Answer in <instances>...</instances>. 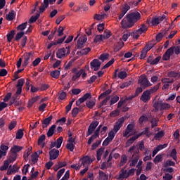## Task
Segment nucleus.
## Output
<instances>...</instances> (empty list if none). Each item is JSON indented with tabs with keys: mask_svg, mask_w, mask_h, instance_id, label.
Segmentation results:
<instances>
[{
	"mask_svg": "<svg viewBox=\"0 0 180 180\" xmlns=\"http://www.w3.org/2000/svg\"><path fill=\"white\" fill-rule=\"evenodd\" d=\"M141 19V14L139 12L135 11L127 14L122 20L121 25L124 29H129L134 26L138 20Z\"/></svg>",
	"mask_w": 180,
	"mask_h": 180,
	"instance_id": "obj_1",
	"label": "nucleus"
},
{
	"mask_svg": "<svg viewBox=\"0 0 180 180\" xmlns=\"http://www.w3.org/2000/svg\"><path fill=\"white\" fill-rule=\"evenodd\" d=\"M25 84V79L21 78L18 79V84H17V91L15 94L13 96L12 100L10 101V105H13V103L16 99H19V95L22 94V87Z\"/></svg>",
	"mask_w": 180,
	"mask_h": 180,
	"instance_id": "obj_2",
	"label": "nucleus"
},
{
	"mask_svg": "<svg viewBox=\"0 0 180 180\" xmlns=\"http://www.w3.org/2000/svg\"><path fill=\"white\" fill-rule=\"evenodd\" d=\"M70 53L71 51L70 50V46H66L58 50L56 53V57L58 58H64V57H67V56H68V54Z\"/></svg>",
	"mask_w": 180,
	"mask_h": 180,
	"instance_id": "obj_3",
	"label": "nucleus"
},
{
	"mask_svg": "<svg viewBox=\"0 0 180 180\" xmlns=\"http://www.w3.org/2000/svg\"><path fill=\"white\" fill-rule=\"evenodd\" d=\"M138 84L142 87V88H148V86H151L153 85L148 79H147V77L145 76H141L139 77Z\"/></svg>",
	"mask_w": 180,
	"mask_h": 180,
	"instance_id": "obj_4",
	"label": "nucleus"
},
{
	"mask_svg": "<svg viewBox=\"0 0 180 180\" xmlns=\"http://www.w3.org/2000/svg\"><path fill=\"white\" fill-rule=\"evenodd\" d=\"M102 128V124H100L96 130L94 132V134H93L88 140V144H92V141H94L95 140V139H98V137H99V133H101V129Z\"/></svg>",
	"mask_w": 180,
	"mask_h": 180,
	"instance_id": "obj_5",
	"label": "nucleus"
},
{
	"mask_svg": "<svg viewBox=\"0 0 180 180\" xmlns=\"http://www.w3.org/2000/svg\"><path fill=\"white\" fill-rule=\"evenodd\" d=\"M123 123H124V117H122L120 118L117 122H115L112 131H115V133H117V131H119L120 129H122Z\"/></svg>",
	"mask_w": 180,
	"mask_h": 180,
	"instance_id": "obj_6",
	"label": "nucleus"
},
{
	"mask_svg": "<svg viewBox=\"0 0 180 180\" xmlns=\"http://www.w3.org/2000/svg\"><path fill=\"white\" fill-rule=\"evenodd\" d=\"M80 161L82 162V167H88L91 165L92 162H94V159H91L89 156H84L83 158H80Z\"/></svg>",
	"mask_w": 180,
	"mask_h": 180,
	"instance_id": "obj_7",
	"label": "nucleus"
},
{
	"mask_svg": "<svg viewBox=\"0 0 180 180\" xmlns=\"http://www.w3.org/2000/svg\"><path fill=\"white\" fill-rule=\"evenodd\" d=\"M58 155H60V150L56 148L51 150L49 151L50 161H53V160H57V158H58Z\"/></svg>",
	"mask_w": 180,
	"mask_h": 180,
	"instance_id": "obj_8",
	"label": "nucleus"
},
{
	"mask_svg": "<svg viewBox=\"0 0 180 180\" xmlns=\"http://www.w3.org/2000/svg\"><path fill=\"white\" fill-rule=\"evenodd\" d=\"M174 54V47H170L162 56L163 61H168L171 58V56Z\"/></svg>",
	"mask_w": 180,
	"mask_h": 180,
	"instance_id": "obj_9",
	"label": "nucleus"
},
{
	"mask_svg": "<svg viewBox=\"0 0 180 180\" xmlns=\"http://www.w3.org/2000/svg\"><path fill=\"white\" fill-rule=\"evenodd\" d=\"M56 1L57 0H44V4L39 7L40 12L43 13L46 11V8H49V4H50V5H53Z\"/></svg>",
	"mask_w": 180,
	"mask_h": 180,
	"instance_id": "obj_10",
	"label": "nucleus"
},
{
	"mask_svg": "<svg viewBox=\"0 0 180 180\" xmlns=\"http://www.w3.org/2000/svg\"><path fill=\"white\" fill-rule=\"evenodd\" d=\"M99 124V122L94 121L91 124H90L88 131H87V136H91L95 131V129L98 127V125Z\"/></svg>",
	"mask_w": 180,
	"mask_h": 180,
	"instance_id": "obj_11",
	"label": "nucleus"
},
{
	"mask_svg": "<svg viewBox=\"0 0 180 180\" xmlns=\"http://www.w3.org/2000/svg\"><path fill=\"white\" fill-rule=\"evenodd\" d=\"M150 99H151V94H150V91H148V90L143 91L141 96V101H142V102H144V103H146V102H148Z\"/></svg>",
	"mask_w": 180,
	"mask_h": 180,
	"instance_id": "obj_12",
	"label": "nucleus"
},
{
	"mask_svg": "<svg viewBox=\"0 0 180 180\" xmlns=\"http://www.w3.org/2000/svg\"><path fill=\"white\" fill-rule=\"evenodd\" d=\"M86 40H88V38H86V36H82L79 38L77 40V49H82L84 46H85V43H86Z\"/></svg>",
	"mask_w": 180,
	"mask_h": 180,
	"instance_id": "obj_13",
	"label": "nucleus"
},
{
	"mask_svg": "<svg viewBox=\"0 0 180 180\" xmlns=\"http://www.w3.org/2000/svg\"><path fill=\"white\" fill-rule=\"evenodd\" d=\"M72 73L73 74L72 81H77V79H79V77H81L80 70H78L77 68H74L72 70Z\"/></svg>",
	"mask_w": 180,
	"mask_h": 180,
	"instance_id": "obj_14",
	"label": "nucleus"
},
{
	"mask_svg": "<svg viewBox=\"0 0 180 180\" xmlns=\"http://www.w3.org/2000/svg\"><path fill=\"white\" fill-rule=\"evenodd\" d=\"M101 63L99 61V60L94 59L90 63L91 68L94 69V71H98V70H99V68H101Z\"/></svg>",
	"mask_w": 180,
	"mask_h": 180,
	"instance_id": "obj_15",
	"label": "nucleus"
},
{
	"mask_svg": "<svg viewBox=\"0 0 180 180\" xmlns=\"http://www.w3.org/2000/svg\"><path fill=\"white\" fill-rule=\"evenodd\" d=\"M141 134H136L132 137H131L125 143L126 147H130V146H131V144H133L134 141H136V140H137V139H139V137H141Z\"/></svg>",
	"mask_w": 180,
	"mask_h": 180,
	"instance_id": "obj_16",
	"label": "nucleus"
},
{
	"mask_svg": "<svg viewBox=\"0 0 180 180\" xmlns=\"http://www.w3.org/2000/svg\"><path fill=\"white\" fill-rule=\"evenodd\" d=\"M17 158L18 154H15L10 151L6 160L9 162L10 164H12V162H15V161H16Z\"/></svg>",
	"mask_w": 180,
	"mask_h": 180,
	"instance_id": "obj_17",
	"label": "nucleus"
},
{
	"mask_svg": "<svg viewBox=\"0 0 180 180\" xmlns=\"http://www.w3.org/2000/svg\"><path fill=\"white\" fill-rule=\"evenodd\" d=\"M162 82L164 85L162 87V89H168L169 87V84H172L173 81L171 80L169 78H164L162 79Z\"/></svg>",
	"mask_w": 180,
	"mask_h": 180,
	"instance_id": "obj_18",
	"label": "nucleus"
},
{
	"mask_svg": "<svg viewBox=\"0 0 180 180\" xmlns=\"http://www.w3.org/2000/svg\"><path fill=\"white\" fill-rule=\"evenodd\" d=\"M120 179H126L129 178V175L127 173V169H126V167H124L120 172Z\"/></svg>",
	"mask_w": 180,
	"mask_h": 180,
	"instance_id": "obj_19",
	"label": "nucleus"
},
{
	"mask_svg": "<svg viewBox=\"0 0 180 180\" xmlns=\"http://www.w3.org/2000/svg\"><path fill=\"white\" fill-rule=\"evenodd\" d=\"M23 150V147L14 145L13 147H11L10 152L13 153V154H18L20 151H22Z\"/></svg>",
	"mask_w": 180,
	"mask_h": 180,
	"instance_id": "obj_20",
	"label": "nucleus"
},
{
	"mask_svg": "<svg viewBox=\"0 0 180 180\" xmlns=\"http://www.w3.org/2000/svg\"><path fill=\"white\" fill-rule=\"evenodd\" d=\"M160 86H161V83H158L153 87H151L150 89H147V91H148L150 95H153L154 94H155V92H157V91H158V89H160Z\"/></svg>",
	"mask_w": 180,
	"mask_h": 180,
	"instance_id": "obj_21",
	"label": "nucleus"
},
{
	"mask_svg": "<svg viewBox=\"0 0 180 180\" xmlns=\"http://www.w3.org/2000/svg\"><path fill=\"white\" fill-rule=\"evenodd\" d=\"M16 16V13L15 11L11 10L6 15V19L7 20H13L15 19V17Z\"/></svg>",
	"mask_w": 180,
	"mask_h": 180,
	"instance_id": "obj_22",
	"label": "nucleus"
},
{
	"mask_svg": "<svg viewBox=\"0 0 180 180\" xmlns=\"http://www.w3.org/2000/svg\"><path fill=\"white\" fill-rule=\"evenodd\" d=\"M51 120H53V115H50L48 118H45L42 122L43 129L47 127L50 124Z\"/></svg>",
	"mask_w": 180,
	"mask_h": 180,
	"instance_id": "obj_23",
	"label": "nucleus"
},
{
	"mask_svg": "<svg viewBox=\"0 0 180 180\" xmlns=\"http://www.w3.org/2000/svg\"><path fill=\"white\" fill-rule=\"evenodd\" d=\"M147 30H148V27L145 24H142L140 26L139 29L136 30V31H138V33H140L141 34H143V33H146Z\"/></svg>",
	"mask_w": 180,
	"mask_h": 180,
	"instance_id": "obj_24",
	"label": "nucleus"
},
{
	"mask_svg": "<svg viewBox=\"0 0 180 180\" xmlns=\"http://www.w3.org/2000/svg\"><path fill=\"white\" fill-rule=\"evenodd\" d=\"M32 150H33V148L29 147L27 150L24 153L23 158L25 161H27V160H29V155L32 154Z\"/></svg>",
	"mask_w": 180,
	"mask_h": 180,
	"instance_id": "obj_25",
	"label": "nucleus"
},
{
	"mask_svg": "<svg viewBox=\"0 0 180 180\" xmlns=\"http://www.w3.org/2000/svg\"><path fill=\"white\" fill-rule=\"evenodd\" d=\"M19 171V168H18L17 165H13L11 168L9 169L7 174L8 175H12V174H16Z\"/></svg>",
	"mask_w": 180,
	"mask_h": 180,
	"instance_id": "obj_26",
	"label": "nucleus"
},
{
	"mask_svg": "<svg viewBox=\"0 0 180 180\" xmlns=\"http://www.w3.org/2000/svg\"><path fill=\"white\" fill-rule=\"evenodd\" d=\"M160 122V120L158 117H153L150 122L151 123V128L154 129V127H157L158 126V122Z\"/></svg>",
	"mask_w": 180,
	"mask_h": 180,
	"instance_id": "obj_27",
	"label": "nucleus"
},
{
	"mask_svg": "<svg viewBox=\"0 0 180 180\" xmlns=\"http://www.w3.org/2000/svg\"><path fill=\"white\" fill-rule=\"evenodd\" d=\"M109 176L106 174V173L103 172V171H99L98 172V179L99 180H108Z\"/></svg>",
	"mask_w": 180,
	"mask_h": 180,
	"instance_id": "obj_28",
	"label": "nucleus"
},
{
	"mask_svg": "<svg viewBox=\"0 0 180 180\" xmlns=\"http://www.w3.org/2000/svg\"><path fill=\"white\" fill-rule=\"evenodd\" d=\"M105 18H108V15H106L105 13L94 15V19H96V20H102V19H105Z\"/></svg>",
	"mask_w": 180,
	"mask_h": 180,
	"instance_id": "obj_29",
	"label": "nucleus"
},
{
	"mask_svg": "<svg viewBox=\"0 0 180 180\" xmlns=\"http://www.w3.org/2000/svg\"><path fill=\"white\" fill-rule=\"evenodd\" d=\"M89 51H91L90 48L83 49L77 51V55L78 56H86V54H88L89 53Z\"/></svg>",
	"mask_w": 180,
	"mask_h": 180,
	"instance_id": "obj_30",
	"label": "nucleus"
},
{
	"mask_svg": "<svg viewBox=\"0 0 180 180\" xmlns=\"http://www.w3.org/2000/svg\"><path fill=\"white\" fill-rule=\"evenodd\" d=\"M31 58H32V53H26L24 56V65H25V67H26L29 64V62L30 61Z\"/></svg>",
	"mask_w": 180,
	"mask_h": 180,
	"instance_id": "obj_31",
	"label": "nucleus"
},
{
	"mask_svg": "<svg viewBox=\"0 0 180 180\" xmlns=\"http://www.w3.org/2000/svg\"><path fill=\"white\" fill-rule=\"evenodd\" d=\"M60 69L58 70H53L51 72L50 75L52 77V78H55V79H58L60 77Z\"/></svg>",
	"mask_w": 180,
	"mask_h": 180,
	"instance_id": "obj_32",
	"label": "nucleus"
},
{
	"mask_svg": "<svg viewBox=\"0 0 180 180\" xmlns=\"http://www.w3.org/2000/svg\"><path fill=\"white\" fill-rule=\"evenodd\" d=\"M140 158L137 155H132V160L130 163V167H134L136 164H137V162L139 161V159Z\"/></svg>",
	"mask_w": 180,
	"mask_h": 180,
	"instance_id": "obj_33",
	"label": "nucleus"
},
{
	"mask_svg": "<svg viewBox=\"0 0 180 180\" xmlns=\"http://www.w3.org/2000/svg\"><path fill=\"white\" fill-rule=\"evenodd\" d=\"M103 151H105V148H101L97 150L96 155L98 161H101V159L102 158V154H103Z\"/></svg>",
	"mask_w": 180,
	"mask_h": 180,
	"instance_id": "obj_34",
	"label": "nucleus"
},
{
	"mask_svg": "<svg viewBox=\"0 0 180 180\" xmlns=\"http://www.w3.org/2000/svg\"><path fill=\"white\" fill-rule=\"evenodd\" d=\"M9 164H11L7 160L4 161V164L0 167V171H6L9 168Z\"/></svg>",
	"mask_w": 180,
	"mask_h": 180,
	"instance_id": "obj_35",
	"label": "nucleus"
},
{
	"mask_svg": "<svg viewBox=\"0 0 180 180\" xmlns=\"http://www.w3.org/2000/svg\"><path fill=\"white\" fill-rule=\"evenodd\" d=\"M24 134H25L23 133V130L22 129H18L15 134L16 140H20L21 139H22Z\"/></svg>",
	"mask_w": 180,
	"mask_h": 180,
	"instance_id": "obj_36",
	"label": "nucleus"
},
{
	"mask_svg": "<svg viewBox=\"0 0 180 180\" xmlns=\"http://www.w3.org/2000/svg\"><path fill=\"white\" fill-rule=\"evenodd\" d=\"M123 46H124V44L123 43V41L118 42L115 46V47L114 48V51H115V53H117V51H119L120 50H122V49L123 48Z\"/></svg>",
	"mask_w": 180,
	"mask_h": 180,
	"instance_id": "obj_37",
	"label": "nucleus"
},
{
	"mask_svg": "<svg viewBox=\"0 0 180 180\" xmlns=\"http://www.w3.org/2000/svg\"><path fill=\"white\" fill-rule=\"evenodd\" d=\"M56 125H52L48 130L47 136L48 137H51L54 134V130H56Z\"/></svg>",
	"mask_w": 180,
	"mask_h": 180,
	"instance_id": "obj_38",
	"label": "nucleus"
},
{
	"mask_svg": "<svg viewBox=\"0 0 180 180\" xmlns=\"http://www.w3.org/2000/svg\"><path fill=\"white\" fill-rule=\"evenodd\" d=\"M101 36L103 37V39L104 40H106V39H109V37L112 36V33L110 32V31L106 30L104 31L103 34Z\"/></svg>",
	"mask_w": 180,
	"mask_h": 180,
	"instance_id": "obj_39",
	"label": "nucleus"
},
{
	"mask_svg": "<svg viewBox=\"0 0 180 180\" xmlns=\"http://www.w3.org/2000/svg\"><path fill=\"white\" fill-rule=\"evenodd\" d=\"M31 161L34 164H36V162L39 161V155L37 154V153H34L31 155Z\"/></svg>",
	"mask_w": 180,
	"mask_h": 180,
	"instance_id": "obj_40",
	"label": "nucleus"
},
{
	"mask_svg": "<svg viewBox=\"0 0 180 180\" xmlns=\"http://www.w3.org/2000/svg\"><path fill=\"white\" fill-rule=\"evenodd\" d=\"M171 109V105L167 103H162L160 110H168Z\"/></svg>",
	"mask_w": 180,
	"mask_h": 180,
	"instance_id": "obj_41",
	"label": "nucleus"
},
{
	"mask_svg": "<svg viewBox=\"0 0 180 180\" xmlns=\"http://www.w3.org/2000/svg\"><path fill=\"white\" fill-rule=\"evenodd\" d=\"M117 77L120 79H124V78H127V72H126L124 71H121V72H118Z\"/></svg>",
	"mask_w": 180,
	"mask_h": 180,
	"instance_id": "obj_42",
	"label": "nucleus"
},
{
	"mask_svg": "<svg viewBox=\"0 0 180 180\" xmlns=\"http://www.w3.org/2000/svg\"><path fill=\"white\" fill-rule=\"evenodd\" d=\"M13 36H15V30L11 31V32L7 34V41H8V43H11L12 41Z\"/></svg>",
	"mask_w": 180,
	"mask_h": 180,
	"instance_id": "obj_43",
	"label": "nucleus"
},
{
	"mask_svg": "<svg viewBox=\"0 0 180 180\" xmlns=\"http://www.w3.org/2000/svg\"><path fill=\"white\" fill-rule=\"evenodd\" d=\"M46 140V135L43 134L41 136H39L38 139V146H42V147H44V144H43V141Z\"/></svg>",
	"mask_w": 180,
	"mask_h": 180,
	"instance_id": "obj_44",
	"label": "nucleus"
},
{
	"mask_svg": "<svg viewBox=\"0 0 180 180\" xmlns=\"http://www.w3.org/2000/svg\"><path fill=\"white\" fill-rule=\"evenodd\" d=\"M161 101H155L153 104V108L155 109V110H161Z\"/></svg>",
	"mask_w": 180,
	"mask_h": 180,
	"instance_id": "obj_45",
	"label": "nucleus"
},
{
	"mask_svg": "<svg viewBox=\"0 0 180 180\" xmlns=\"http://www.w3.org/2000/svg\"><path fill=\"white\" fill-rule=\"evenodd\" d=\"M161 161H162V155L160 154L156 155L153 160L155 164H158V162H161Z\"/></svg>",
	"mask_w": 180,
	"mask_h": 180,
	"instance_id": "obj_46",
	"label": "nucleus"
},
{
	"mask_svg": "<svg viewBox=\"0 0 180 180\" xmlns=\"http://www.w3.org/2000/svg\"><path fill=\"white\" fill-rule=\"evenodd\" d=\"M127 162V156L126 155H122L121 157V160L120 162V167H122V165H124Z\"/></svg>",
	"mask_w": 180,
	"mask_h": 180,
	"instance_id": "obj_47",
	"label": "nucleus"
},
{
	"mask_svg": "<svg viewBox=\"0 0 180 180\" xmlns=\"http://www.w3.org/2000/svg\"><path fill=\"white\" fill-rule=\"evenodd\" d=\"M64 139L62 136H60L55 143H56L57 148H60L61 147V145L63 144Z\"/></svg>",
	"mask_w": 180,
	"mask_h": 180,
	"instance_id": "obj_48",
	"label": "nucleus"
},
{
	"mask_svg": "<svg viewBox=\"0 0 180 180\" xmlns=\"http://www.w3.org/2000/svg\"><path fill=\"white\" fill-rule=\"evenodd\" d=\"M39 18H40L39 13L36 14L35 16H32L29 20V23H34V22H36Z\"/></svg>",
	"mask_w": 180,
	"mask_h": 180,
	"instance_id": "obj_49",
	"label": "nucleus"
},
{
	"mask_svg": "<svg viewBox=\"0 0 180 180\" xmlns=\"http://www.w3.org/2000/svg\"><path fill=\"white\" fill-rule=\"evenodd\" d=\"M103 37L102 35H96L95 37H94V41L95 43H101V41H103Z\"/></svg>",
	"mask_w": 180,
	"mask_h": 180,
	"instance_id": "obj_50",
	"label": "nucleus"
},
{
	"mask_svg": "<svg viewBox=\"0 0 180 180\" xmlns=\"http://www.w3.org/2000/svg\"><path fill=\"white\" fill-rule=\"evenodd\" d=\"M86 106L89 108V109H92L94 106H95V101L90 100L87 102H86Z\"/></svg>",
	"mask_w": 180,
	"mask_h": 180,
	"instance_id": "obj_51",
	"label": "nucleus"
},
{
	"mask_svg": "<svg viewBox=\"0 0 180 180\" xmlns=\"http://www.w3.org/2000/svg\"><path fill=\"white\" fill-rule=\"evenodd\" d=\"M162 137H164V132L162 131L156 133L154 136L155 140H158V139H161Z\"/></svg>",
	"mask_w": 180,
	"mask_h": 180,
	"instance_id": "obj_52",
	"label": "nucleus"
},
{
	"mask_svg": "<svg viewBox=\"0 0 180 180\" xmlns=\"http://www.w3.org/2000/svg\"><path fill=\"white\" fill-rule=\"evenodd\" d=\"M170 157L174 160V161H176L177 160V156H176V149L174 148L172 149L171 153H170Z\"/></svg>",
	"mask_w": 180,
	"mask_h": 180,
	"instance_id": "obj_53",
	"label": "nucleus"
},
{
	"mask_svg": "<svg viewBox=\"0 0 180 180\" xmlns=\"http://www.w3.org/2000/svg\"><path fill=\"white\" fill-rule=\"evenodd\" d=\"M148 120V117H146L145 115H142L139 117V122L140 124H143L144 122H147Z\"/></svg>",
	"mask_w": 180,
	"mask_h": 180,
	"instance_id": "obj_54",
	"label": "nucleus"
},
{
	"mask_svg": "<svg viewBox=\"0 0 180 180\" xmlns=\"http://www.w3.org/2000/svg\"><path fill=\"white\" fill-rule=\"evenodd\" d=\"M24 35H25V32H20L17 33L15 37V40H16V41L20 40V39H22V37H23Z\"/></svg>",
	"mask_w": 180,
	"mask_h": 180,
	"instance_id": "obj_55",
	"label": "nucleus"
},
{
	"mask_svg": "<svg viewBox=\"0 0 180 180\" xmlns=\"http://www.w3.org/2000/svg\"><path fill=\"white\" fill-rule=\"evenodd\" d=\"M165 167H175V163L170 160H167L165 163Z\"/></svg>",
	"mask_w": 180,
	"mask_h": 180,
	"instance_id": "obj_56",
	"label": "nucleus"
},
{
	"mask_svg": "<svg viewBox=\"0 0 180 180\" xmlns=\"http://www.w3.org/2000/svg\"><path fill=\"white\" fill-rule=\"evenodd\" d=\"M120 115V111L119 110H115L110 112L111 117H116V116H119Z\"/></svg>",
	"mask_w": 180,
	"mask_h": 180,
	"instance_id": "obj_57",
	"label": "nucleus"
},
{
	"mask_svg": "<svg viewBox=\"0 0 180 180\" xmlns=\"http://www.w3.org/2000/svg\"><path fill=\"white\" fill-rule=\"evenodd\" d=\"M108 58H109V53H103L99 57V60H101V61H105Z\"/></svg>",
	"mask_w": 180,
	"mask_h": 180,
	"instance_id": "obj_58",
	"label": "nucleus"
},
{
	"mask_svg": "<svg viewBox=\"0 0 180 180\" xmlns=\"http://www.w3.org/2000/svg\"><path fill=\"white\" fill-rule=\"evenodd\" d=\"M116 133L115 131L112 129L108 133V138L110 139V140H113L115 139V136H116Z\"/></svg>",
	"mask_w": 180,
	"mask_h": 180,
	"instance_id": "obj_59",
	"label": "nucleus"
},
{
	"mask_svg": "<svg viewBox=\"0 0 180 180\" xmlns=\"http://www.w3.org/2000/svg\"><path fill=\"white\" fill-rule=\"evenodd\" d=\"M59 99L60 101H63L64 99H65V98H67V93L64 92V91H60L59 94Z\"/></svg>",
	"mask_w": 180,
	"mask_h": 180,
	"instance_id": "obj_60",
	"label": "nucleus"
},
{
	"mask_svg": "<svg viewBox=\"0 0 180 180\" xmlns=\"http://www.w3.org/2000/svg\"><path fill=\"white\" fill-rule=\"evenodd\" d=\"M74 143H68L66 144V148L67 150H69L70 151L72 152L74 151Z\"/></svg>",
	"mask_w": 180,
	"mask_h": 180,
	"instance_id": "obj_61",
	"label": "nucleus"
},
{
	"mask_svg": "<svg viewBox=\"0 0 180 180\" xmlns=\"http://www.w3.org/2000/svg\"><path fill=\"white\" fill-rule=\"evenodd\" d=\"M141 33H139L137 30L134 31L131 34V36L133 37L134 39H139L140 37Z\"/></svg>",
	"mask_w": 180,
	"mask_h": 180,
	"instance_id": "obj_62",
	"label": "nucleus"
},
{
	"mask_svg": "<svg viewBox=\"0 0 180 180\" xmlns=\"http://www.w3.org/2000/svg\"><path fill=\"white\" fill-rule=\"evenodd\" d=\"M118 101H119V96H115L110 100V105H115V103H116V102H117Z\"/></svg>",
	"mask_w": 180,
	"mask_h": 180,
	"instance_id": "obj_63",
	"label": "nucleus"
},
{
	"mask_svg": "<svg viewBox=\"0 0 180 180\" xmlns=\"http://www.w3.org/2000/svg\"><path fill=\"white\" fill-rule=\"evenodd\" d=\"M172 175L169 174V173H165L163 176V180H172Z\"/></svg>",
	"mask_w": 180,
	"mask_h": 180,
	"instance_id": "obj_64",
	"label": "nucleus"
}]
</instances>
